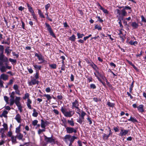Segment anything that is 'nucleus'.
I'll return each instance as SVG.
<instances>
[{
    "instance_id": "f257e3e1",
    "label": "nucleus",
    "mask_w": 146,
    "mask_h": 146,
    "mask_svg": "<svg viewBox=\"0 0 146 146\" xmlns=\"http://www.w3.org/2000/svg\"><path fill=\"white\" fill-rule=\"evenodd\" d=\"M0 65H3V62H5V65H8V59L3 54L4 52L3 46L0 45Z\"/></svg>"
},
{
    "instance_id": "f03ea898",
    "label": "nucleus",
    "mask_w": 146,
    "mask_h": 146,
    "mask_svg": "<svg viewBox=\"0 0 146 146\" xmlns=\"http://www.w3.org/2000/svg\"><path fill=\"white\" fill-rule=\"evenodd\" d=\"M61 111L65 116L67 117H70L74 114V112L73 111L68 110L66 108L62 107L61 108Z\"/></svg>"
},
{
    "instance_id": "7ed1b4c3",
    "label": "nucleus",
    "mask_w": 146,
    "mask_h": 146,
    "mask_svg": "<svg viewBox=\"0 0 146 146\" xmlns=\"http://www.w3.org/2000/svg\"><path fill=\"white\" fill-rule=\"evenodd\" d=\"M115 11L116 12V13L117 14V17L118 19L120 17L123 18L127 14V13L125 10V9H123L121 10V11L118 9H116L115 10Z\"/></svg>"
},
{
    "instance_id": "20e7f679",
    "label": "nucleus",
    "mask_w": 146,
    "mask_h": 146,
    "mask_svg": "<svg viewBox=\"0 0 146 146\" xmlns=\"http://www.w3.org/2000/svg\"><path fill=\"white\" fill-rule=\"evenodd\" d=\"M77 137L74 136H71L70 134L66 135L63 139L64 140L66 143H68V141H70L71 140H74Z\"/></svg>"
},
{
    "instance_id": "39448f33",
    "label": "nucleus",
    "mask_w": 146,
    "mask_h": 146,
    "mask_svg": "<svg viewBox=\"0 0 146 146\" xmlns=\"http://www.w3.org/2000/svg\"><path fill=\"white\" fill-rule=\"evenodd\" d=\"M90 65L96 71V73H94V74L95 76H96L98 79L99 80V81H101V80L100 79L99 76H100L99 73V72L98 71V68L97 67V66L93 62L90 63Z\"/></svg>"
},
{
    "instance_id": "423d86ee",
    "label": "nucleus",
    "mask_w": 146,
    "mask_h": 146,
    "mask_svg": "<svg viewBox=\"0 0 146 146\" xmlns=\"http://www.w3.org/2000/svg\"><path fill=\"white\" fill-rule=\"evenodd\" d=\"M45 24L46 25V27L47 28V29L49 32L50 34L54 38L56 37V36L53 32V30L49 24L47 23H45Z\"/></svg>"
},
{
    "instance_id": "0eeeda50",
    "label": "nucleus",
    "mask_w": 146,
    "mask_h": 146,
    "mask_svg": "<svg viewBox=\"0 0 146 146\" xmlns=\"http://www.w3.org/2000/svg\"><path fill=\"white\" fill-rule=\"evenodd\" d=\"M44 138L45 140L48 143H49L52 144L55 143V139L52 137H47L46 136H44Z\"/></svg>"
},
{
    "instance_id": "6e6552de",
    "label": "nucleus",
    "mask_w": 146,
    "mask_h": 146,
    "mask_svg": "<svg viewBox=\"0 0 146 146\" xmlns=\"http://www.w3.org/2000/svg\"><path fill=\"white\" fill-rule=\"evenodd\" d=\"M67 133H76L77 130L73 127H67L66 128Z\"/></svg>"
},
{
    "instance_id": "1a4fd4ad",
    "label": "nucleus",
    "mask_w": 146,
    "mask_h": 146,
    "mask_svg": "<svg viewBox=\"0 0 146 146\" xmlns=\"http://www.w3.org/2000/svg\"><path fill=\"white\" fill-rule=\"evenodd\" d=\"M41 126L43 128L45 129L46 126L49 123L48 121L46 120L44 121L42 119H41Z\"/></svg>"
},
{
    "instance_id": "9d476101",
    "label": "nucleus",
    "mask_w": 146,
    "mask_h": 146,
    "mask_svg": "<svg viewBox=\"0 0 146 146\" xmlns=\"http://www.w3.org/2000/svg\"><path fill=\"white\" fill-rule=\"evenodd\" d=\"M72 109H74V108H78L79 106L78 102L77 100H76L74 102L72 103Z\"/></svg>"
},
{
    "instance_id": "9b49d317",
    "label": "nucleus",
    "mask_w": 146,
    "mask_h": 146,
    "mask_svg": "<svg viewBox=\"0 0 146 146\" xmlns=\"http://www.w3.org/2000/svg\"><path fill=\"white\" fill-rule=\"evenodd\" d=\"M128 132L129 131L128 130L121 129V132L120 134L121 136H123L127 134Z\"/></svg>"
},
{
    "instance_id": "f8f14e48",
    "label": "nucleus",
    "mask_w": 146,
    "mask_h": 146,
    "mask_svg": "<svg viewBox=\"0 0 146 146\" xmlns=\"http://www.w3.org/2000/svg\"><path fill=\"white\" fill-rule=\"evenodd\" d=\"M15 119L17 121L18 123H20L21 122V116L19 114H17L15 116Z\"/></svg>"
},
{
    "instance_id": "ddd939ff",
    "label": "nucleus",
    "mask_w": 146,
    "mask_h": 146,
    "mask_svg": "<svg viewBox=\"0 0 146 146\" xmlns=\"http://www.w3.org/2000/svg\"><path fill=\"white\" fill-rule=\"evenodd\" d=\"M144 106L143 105L141 104L137 107L138 110L139 112L142 113L144 111L143 109Z\"/></svg>"
},
{
    "instance_id": "4468645a",
    "label": "nucleus",
    "mask_w": 146,
    "mask_h": 146,
    "mask_svg": "<svg viewBox=\"0 0 146 146\" xmlns=\"http://www.w3.org/2000/svg\"><path fill=\"white\" fill-rule=\"evenodd\" d=\"M0 78L4 81H5L8 79V76L4 74H3L1 75Z\"/></svg>"
},
{
    "instance_id": "2eb2a0df",
    "label": "nucleus",
    "mask_w": 146,
    "mask_h": 146,
    "mask_svg": "<svg viewBox=\"0 0 146 146\" xmlns=\"http://www.w3.org/2000/svg\"><path fill=\"white\" fill-rule=\"evenodd\" d=\"M31 103L32 102L31 100L30 99L28 98L27 103V104L28 108L30 109H32V108L30 105Z\"/></svg>"
},
{
    "instance_id": "dca6fc26",
    "label": "nucleus",
    "mask_w": 146,
    "mask_h": 146,
    "mask_svg": "<svg viewBox=\"0 0 146 146\" xmlns=\"http://www.w3.org/2000/svg\"><path fill=\"white\" fill-rule=\"evenodd\" d=\"M123 18H122V17H119L118 18V20L119 21V26L120 28H121V30H122V29L123 28V26L122 24L121 20H123Z\"/></svg>"
},
{
    "instance_id": "f3484780",
    "label": "nucleus",
    "mask_w": 146,
    "mask_h": 146,
    "mask_svg": "<svg viewBox=\"0 0 146 146\" xmlns=\"http://www.w3.org/2000/svg\"><path fill=\"white\" fill-rule=\"evenodd\" d=\"M131 26L133 29H136L138 27V24L135 22H133L132 23Z\"/></svg>"
},
{
    "instance_id": "a211bd4d",
    "label": "nucleus",
    "mask_w": 146,
    "mask_h": 146,
    "mask_svg": "<svg viewBox=\"0 0 146 146\" xmlns=\"http://www.w3.org/2000/svg\"><path fill=\"white\" fill-rule=\"evenodd\" d=\"M128 120L134 123L138 122L137 120L135 118L132 117H131L130 119H128Z\"/></svg>"
},
{
    "instance_id": "6ab92c4d",
    "label": "nucleus",
    "mask_w": 146,
    "mask_h": 146,
    "mask_svg": "<svg viewBox=\"0 0 146 146\" xmlns=\"http://www.w3.org/2000/svg\"><path fill=\"white\" fill-rule=\"evenodd\" d=\"M16 136L19 139L21 140L23 137V135L20 133H17Z\"/></svg>"
},
{
    "instance_id": "aec40b11",
    "label": "nucleus",
    "mask_w": 146,
    "mask_h": 146,
    "mask_svg": "<svg viewBox=\"0 0 146 146\" xmlns=\"http://www.w3.org/2000/svg\"><path fill=\"white\" fill-rule=\"evenodd\" d=\"M68 123L71 126H73L74 125V124L73 121V118H71V120H68L67 121Z\"/></svg>"
},
{
    "instance_id": "412c9836",
    "label": "nucleus",
    "mask_w": 146,
    "mask_h": 146,
    "mask_svg": "<svg viewBox=\"0 0 146 146\" xmlns=\"http://www.w3.org/2000/svg\"><path fill=\"white\" fill-rule=\"evenodd\" d=\"M16 136H12L11 137V140L13 143H16L17 142L16 141Z\"/></svg>"
},
{
    "instance_id": "4be33fe9",
    "label": "nucleus",
    "mask_w": 146,
    "mask_h": 146,
    "mask_svg": "<svg viewBox=\"0 0 146 146\" xmlns=\"http://www.w3.org/2000/svg\"><path fill=\"white\" fill-rule=\"evenodd\" d=\"M68 39L72 41H74L76 39V36L74 35H73L72 36L70 37Z\"/></svg>"
},
{
    "instance_id": "5701e85b",
    "label": "nucleus",
    "mask_w": 146,
    "mask_h": 146,
    "mask_svg": "<svg viewBox=\"0 0 146 146\" xmlns=\"http://www.w3.org/2000/svg\"><path fill=\"white\" fill-rule=\"evenodd\" d=\"M107 105L109 107L113 108L114 107L115 104L109 102H108L107 103Z\"/></svg>"
},
{
    "instance_id": "b1692460",
    "label": "nucleus",
    "mask_w": 146,
    "mask_h": 146,
    "mask_svg": "<svg viewBox=\"0 0 146 146\" xmlns=\"http://www.w3.org/2000/svg\"><path fill=\"white\" fill-rule=\"evenodd\" d=\"M34 68L36 69H38L39 70H40L42 67L41 66H38L36 64H34L33 65Z\"/></svg>"
},
{
    "instance_id": "393cba45",
    "label": "nucleus",
    "mask_w": 146,
    "mask_h": 146,
    "mask_svg": "<svg viewBox=\"0 0 146 146\" xmlns=\"http://www.w3.org/2000/svg\"><path fill=\"white\" fill-rule=\"evenodd\" d=\"M0 70L2 72H4L6 71V68L4 66L1 65L0 68Z\"/></svg>"
},
{
    "instance_id": "a878e982",
    "label": "nucleus",
    "mask_w": 146,
    "mask_h": 146,
    "mask_svg": "<svg viewBox=\"0 0 146 146\" xmlns=\"http://www.w3.org/2000/svg\"><path fill=\"white\" fill-rule=\"evenodd\" d=\"M8 113V112L6 110L4 111L2 114L1 115L5 117H7V115H6Z\"/></svg>"
},
{
    "instance_id": "bb28decb",
    "label": "nucleus",
    "mask_w": 146,
    "mask_h": 146,
    "mask_svg": "<svg viewBox=\"0 0 146 146\" xmlns=\"http://www.w3.org/2000/svg\"><path fill=\"white\" fill-rule=\"evenodd\" d=\"M77 35L78 36V39L82 38L83 36H84V35L83 34H80L79 33H77Z\"/></svg>"
},
{
    "instance_id": "cd10ccee",
    "label": "nucleus",
    "mask_w": 146,
    "mask_h": 146,
    "mask_svg": "<svg viewBox=\"0 0 146 146\" xmlns=\"http://www.w3.org/2000/svg\"><path fill=\"white\" fill-rule=\"evenodd\" d=\"M129 43L131 45H135V44H137L138 42L136 41L133 42L132 40H131L129 42Z\"/></svg>"
},
{
    "instance_id": "c85d7f7f",
    "label": "nucleus",
    "mask_w": 146,
    "mask_h": 146,
    "mask_svg": "<svg viewBox=\"0 0 146 146\" xmlns=\"http://www.w3.org/2000/svg\"><path fill=\"white\" fill-rule=\"evenodd\" d=\"M33 115L34 117H36L38 115V113L37 112H36L35 109H34L33 110Z\"/></svg>"
},
{
    "instance_id": "c756f323",
    "label": "nucleus",
    "mask_w": 146,
    "mask_h": 146,
    "mask_svg": "<svg viewBox=\"0 0 146 146\" xmlns=\"http://www.w3.org/2000/svg\"><path fill=\"white\" fill-rule=\"evenodd\" d=\"M44 97H46V98L48 100H50L52 98L48 94H44Z\"/></svg>"
},
{
    "instance_id": "7c9ffc66",
    "label": "nucleus",
    "mask_w": 146,
    "mask_h": 146,
    "mask_svg": "<svg viewBox=\"0 0 146 146\" xmlns=\"http://www.w3.org/2000/svg\"><path fill=\"white\" fill-rule=\"evenodd\" d=\"M29 94L28 93H26L25 94V96L23 97V99L24 100H25L27 98H29Z\"/></svg>"
},
{
    "instance_id": "2f4dec72",
    "label": "nucleus",
    "mask_w": 146,
    "mask_h": 146,
    "mask_svg": "<svg viewBox=\"0 0 146 146\" xmlns=\"http://www.w3.org/2000/svg\"><path fill=\"white\" fill-rule=\"evenodd\" d=\"M86 114V113L84 112V111H82L81 113V114L80 115L81 118H82L83 119H84V116Z\"/></svg>"
},
{
    "instance_id": "473e14b6",
    "label": "nucleus",
    "mask_w": 146,
    "mask_h": 146,
    "mask_svg": "<svg viewBox=\"0 0 146 146\" xmlns=\"http://www.w3.org/2000/svg\"><path fill=\"white\" fill-rule=\"evenodd\" d=\"M84 121V119H83L80 117L78 120H77V122L81 124H82V122Z\"/></svg>"
},
{
    "instance_id": "72a5a7b5",
    "label": "nucleus",
    "mask_w": 146,
    "mask_h": 146,
    "mask_svg": "<svg viewBox=\"0 0 146 146\" xmlns=\"http://www.w3.org/2000/svg\"><path fill=\"white\" fill-rule=\"evenodd\" d=\"M10 106H12L13 104L15 102V100H14V98H11L10 99Z\"/></svg>"
},
{
    "instance_id": "f704fd0d",
    "label": "nucleus",
    "mask_w": 146,
    "mask_h": 146,
    "mask_svg": "<svg viewBox=\"0 0 146 146\" xmlns=\"http://www.w3.org/2000/svg\"><path fill=\"white\" fill-rule=\"evenodd\" d=\"M49 66L52 69H54L56 68V64H50Z\"/></svg>"
},
{
    "instance_id": "c9c22d12",
    "label": "nucleus",
    "mask_w": 146,
    "mask_h": 146,
    "mask_svg": "<svg viewBox=\"0 0 146 146\" xmlns=\"http://www.w3.org/2000/svg\"><path fill=\"white\" fill-rule=\"evenodd\" d=\"M40 57L41 58L40 60H39L40 61V62H38V64H41L43 62H44L45 61V60L43 59V58H42V57L41 55L40 56Z\"/></svg>"
},
{
    "instance_id": "e433bc0d",
    "label": "nucleus",
    "mask_w": 146,
    "mask_h": 146,
    "mask_svg": "<svg viewBox=\"0 0 146 146\" xmlns=\"http://www.w3.org/2000/svg\"><path fill=\"white\" fill-rule=\"evenodd\" d=\"M20 125L19 126V127L16 128V132L17 133H20Z\"/></svg>"
},
{
    "instance_id": "4c0bfd02",
    "label": "nucleus",
    "mask_w": 146,
    "mask_h": 146,
    "mask_svg": "<svg viewBox=\"0 0 146 146\" xmlns=\"http://www.w3.org/2000/svg\"><path fill=\"white\" fill-rule=\"evenodd\" d=\"M4 99L5 101L7 104H9V103L8 102L9 98L6 96H5L4 97Z\"/></svg>"
},
{
    "instance_id": "58836bf2",
    "label": "nucleus",
    "mask_w": 146,
    "mask_h": 146,
    "mask_svg": "<svg viewBox=\"0 0 146 146\" xmlns=\"http://www.w3.org/2000/svg\"><path fill=\"white\" fill-rule=\"evenodd\" d=\"M95 29H97L98 30H101L102 27L98 25H95Z\"/></svg>"
},
{
    "instance_id": "ea45409f",
    "label": "nucleus",
    "mask_w": 146,
    "mask_h": 146,
    "mask_svg": "<svg viewBox=\"0 0 146 146\" xmlns=\"http://www.w3.org/2000/svg\"><path fill=\"white\" fill-rule=\"evenodd\" d=\"M9 61L11 62H13L14 63H16L17 62L16 60L13 59L11 58H9Z\"/></svg>"
},
{
    "instance_id": "a19ab883",
    "label": "nucleus",
    "mask_w": 146,
    "mask_h": 146,
    "mask_svg": "<svg viewBox=\"0 0 146 146\" xmlns=\"http://www.w3.org/2000/svg\"><path fill=\"white\" fill-rule=\"evenodd\" d=\"M141 21L144 23H146V19H145L143 15L141 16Z\"/></svg>"
},
{
    "instance_id": "79ce46f5",
    "label": "nucleus",
    "mask_w": 146,
    "mask_h": 146,
    "mask_svg": "<svg viewBox=\"0 0 146 146\" xmlns=\"http://www.w3.org/2000/svg\"><path fill=\"white\" fill-rule=\"evenodd\" d=\"M38 121L36 120H35L33 121L32 122V124L34 125L35 126L37 125V123H38Z\"/></svg>"
},
{
    "instance_id": "37998d69",
    "label": "nucleus",
    "mask_w": 146,
    "mask_h": 146,
    "mask_svg": "<svg viewBox=\"0 0 146 146\" xmlns=\"http://www.w3.org/2000/svg\"><path fill=\"white\" fill-rule=\"evenodd\" d=\"M109 136V135H107L106 134L104 133L103 137L104 139H108Z\"/></svg>"
},
{
    "instance_id": "c03bdc74",
    "label": "nucleus",
    "mask_w": 146,
    "mask_h": 146,
    "mask_svg": "<svg viewBox=\"0 0 146 146\" xmlns=\"http://www.w3.org/2000/svg\"><path fill=\"white\" fill-rule=\"evenodd\" d=\"M32 15L33 17V18L35 19L36 21H37V19L36 16L35 15V14L34 13H32Z\"/></svg>"
},
{
    "instance_id": "a18cd8bd",
    "label": "nucleus",
    "mask_w": 146,
    "mask_h": 146,
    "mask_svg": "<svg viewBox=\"0 0 146 146\" xmlns=\"http://www.w3.org/2000/svg\"><path fill=\"white\" fill-rule=\"evenodd\" d=\"M19 87L18 85L16 84L14 85L13 86V88L14 90H18Z\"/></svg>"
},
{
    "instance_id": "49530a36",
    "label": "nucleus",
    "mask_w": 146,
    "mask_h": 146,
    "mask_svg": "<svg viewBox=\"0 0 146 146\" xmlns=\"http://www.w3.org/2000/svg\"><path fill=\"white\" fill-rule=\"evenodd\" d=\"M50 6V4L49 3H48L45 6V8L46 10L47 11L48 9L49 8Z\"/></svg>"
},
{
    "instance_id": "de8ad7c7",
    "label": "nucleus",
    "mask_w": 146,
    "mask_h": 146,
    "mask_svg": "<svg viewBox=\"0 0 146 146\" xmlns=\"http://www.w3.org/2000/svg\"><path fill=\"white\" fill-rule=\"evenodd\" d=\"M87 119L89 122V124L90 125H91L92 123V122L91 120V119L90 118L89 116L87 118Z\"/></svg>"
},
{
    "instance_id": "09e8293b",
    "label": "nucleus",
    "mask_w": 146,
    "mask_h": 146,
    "mask_svg": "<svg viewBox=\"0 0 146 146\" xmlns=\"http://www.w3.org/2000/svg\"><path fill=\"white\" fill-rule=\"evenodd\" d=\"M45 15H46V18L50 21H52V19L50 18L48 16V14L47 13L45 14Z\"/></svg>"
},
{
    "instance_id": "8fccbe9b",
    "label": "nucleus",
    "mask_w": 146,
    "mask_h": 146,
    "mask_svg": "<svg viewBox=\"0 0 146 146\" xmlns=\"http://www.w3.org/2000/svg\"><path fill=\"white\" fill-rule=\"evenodd\" d=\"M53 111L54 113L56 115H58L59 114V112L56 109H54L53 110Z\"/></svg>"
},
{
    "instance_id": "3c124183",
    "label": "nucleus",
    "mask_w": 146,
    "mask_h": 146,
    "mask_svg": "<svg viewBox=\"0 0 146 146\" xmlns=\"http://www.w3.org/2000/svg\"><path fill=\"white\" fill-rule=\"evenodd\" d=\"M12 54L13 56H15L17 58H18L19 57V54H16L15 52H13Z\"/></svg>"
},
{
    "instance_id": "603ef678",
    "label": "nucleus",
    "mask_w": 146,
    "mask_h": 146,
    "mask_svg": "<svg viewBox=\"0 0 146 146\" xmlns=\"http://www.w3.org/2000/svg\"><path fill=\"white\" fill-rule=\"evenodd\" d=\"M15 95V92H13L11 94V95H10V97L11 98H14V95Z\"/></svg>"
},
{
    "instance_id": "864d4df0",
    "label": "nucleus",
    "mask_w": 146,
    "mask_h": 146,
    "mask_svg": "<svg viewBox=\"0 0 146 146\" xmlns=\"http://www.w3.org/2000/svg\"><path fill=\"white\" fill-rule=\"evenodd\" d=\"M102 84L104 85L105 86L106 84V83L107 84V85L110 87H111V84H110V83H102Z\"/></svg>"
},
{
    "instance_id": "5fc2aeb1",
    "label": "nucleus",
    "mask_w": 146,
    "mask_h": 146,
    "mask_svg": "<svg viewBox=\"0 0 146 146\" xmlns=\"http://www.w3.org/2000/svg\"><path fill=\"white\" fill-rule=\"evenodd\" d=\"M29 11L31 13H34V11L33 9V8L31 7V8L29 9Z\"/></svg>"
},
{
    "instance_id": "6e6d98bb",
    "label": "nucleus",
    "mask_w": 146,
    "mask_h": 146,
    "mask_svg": "<svg viewBox=\"0 0 146 146\" xmlns=\"http://www.w3.org/2000/svg\"><path fill=\"white\" fill-rule=\"evenodd\" d=\"M27 69H28V71L29 73L31 74L33 72V71L32 68H27Z\"/></svg>"
},
{
    "instance_id": "4d7b16f0",
    "label": "nucleus",
    "mask_w": 146,
    "mask_h": 146,
    "mask_svg": "<svg viewBox=\"0 0 146 146\" xmlns=\"http://www.w3.org/2000/svg\"><path fill=\"white\" fill-rule=\"evenodd\" d=\"M58 99L60 100H61L62 99V97L61 95H59L57 96Z\"/></svg>"
},
{
    "instance_id": "13d9d810",
    "label": "nucleus",
    "mask_w": 146,
    "mask_h": 146,
    "mask_svg": "<svg viewBox=\"0 0 146 146\" xmlns=\"http://www.w3.org/2000/svg\"><path fill=\"white\" fill-rule=\"evenodd\" d=\"M90 87L93 89H95L96 88V86L94 84H92L90 85Z\"/></svg>"
},
{
    "instance_id": "bf43d9fd",
    "label": "nucleus",
    "mask_w": 146,
    "mask_h": 146,
    "mask_svg": "<svg viewBox=\"0 0 146 146\" xmlns=\"http://www.w3.org/2000/svg\"><path fill=\"white\" fill-rule=\"evenodd\" d=\"M45 91L47 92H49L50 91V89L49 87L45 89Z\"/></svg>"
},
{
    "instance_id": "052dcab7",
    "label": "nucleus",
    "mask_w": 146,
    "mask_h": 146,
    "mask_svg": "<svg viewBox=\"0 0 146 146\" xmlns=\"http://www.w3.org/2000/svg\"><path fill=\"white\" fill-rule=\"evenodd\" d=\"M71 81H73L74 80V76L73 74H71L70 78Z\"/></svg>"
},
{
    "instance_id": "680f3d73",
    "label": "nucleus",
    "mask_w": 146,
    "mask_h": 146,
    "mask_svg": "<svg viewBox=\"0 0 146 146\" xmlns=\"http://www.w3.org/2000/svg\"><path fill=\"white\" fill-rule=\"evenodd\" d=\"M24 9V7H22V6H20L19 7L18 9L20 11H22Z\"/></svg>"
},
{
    "instance_id": "e2e57ef3",
    "label": "nucleus",
    "mask_w": 146,
    "mask_h": 146,
    "mask_svg": "<svg viewBox=\"0 0 146 146\" xmlns=\"http://www.w3.org/2000/svg\"><path fill=\"white\" fill-rule=\"evenodd\" d=\"M35 78L36 79H37L38 78V73L36 72L35 76Z\"/></svg>"
},
{
    "instance_id": "0e129e2a",
    "label": "nucleus",
    "mask_w": 146,
    "mask_h": 146,
    "mask_svg": "<svg viewBox=\"0 0 146 146\" xmlns=\"http://www.w3.org/2000/svg\"><path fill=\"white\" fill-rule=\"evenodd\" d=\"M128 9V10H130L131 9V8L129 6H125V7L124 8V9Z\"/></svg>"
},
{
    "instance_id": "69168bd1",
    "label": "nucleus",
    "mask_w": 146,
    "mask_h": 146,
    "mask_svg": "<svg viewBox=\"0 0 146 146\" xmlns=\"http://www.w3.org/2000/svg\"><path fill=\"white\" fill-rule=\"evenodd\" d=\"M102 11L103 12L105 13L108 14V12L106 9H105L104 8Z\"/></svg>"
},
{
    "instance_id": "338daca9",
    "label": "nucleus",
    "mask_w": 146,
    "mask_h": 146,
    "mask_svg": "<svg viewBox=\"0 0 146 146\" xmlns=\"http://www.w3.org/2000/svg\"><path fill=\"white\" fill-rule=\"evenodd\" d=\"M35 56H37L38 58V60H40L41 58L40 57V56H39L38 54L36 53L35 55Z\"/></svg>"
},
{
    "instance_id": "774afa93",
    "label": "nucleus",
    "mask_w": 146,
    "mask_h": 146,
    "mask_svg": "<svg viewBox=\"0 0 146 146\" xmlns=\"http://www.w3.org/2000/svg\"><path fill=\"white\" fill-rule=\"evenodd\" d=\"M78 144L79 146H82V142L81 141L79 140L78 141Z\"/></svg>"
}]
</instances>
